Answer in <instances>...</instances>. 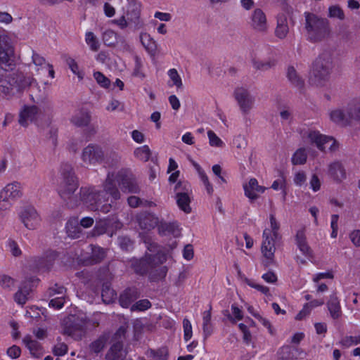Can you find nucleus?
I'll return each mask as SVG.
<instances>
[{
	"mask_svg": "<svg viewBox=\"0 0 360 360\" xmlns=\"http://www.w3.org/2000/svg\"><path fill=\"white\" fill-rule=\"evenodd\" d=\"M103 194L110 195L115 200L120 198V192L110 176H108L104 184V190L101 192H98L94 187H82L77 196L79 205H82L90 210L96 211Z\"/></svg>",
	"mask_w": 360,
	"mask_h": 360,
	"instance_id": "1",
	"label": "nucleus"
},
{
	"mask_svg": "<svg viewBox=\"0 0 360 360\" xmlns=\"http://www.w3.org/2000/svg\"><path fill=\"white\" fill-rule=\"evenodd\" d=\"M167 261L166 255L158 251L155 255H146L135 265V271L140 274H148L153 281L163 279L168 271L166 266L162 265Z\"/></svg>",
	"mask_w": 360,
	"mask_h": 360,
	"instance_id": "2",
	"label": "nucleus"
},
{
	"mask_svg": "<svg viewBox=\"0 0 360 360\" xmlns=\"http://www.w3.org/2000/svg\"><path fill=\"white\" fill-rule=\"evenodd\" d=\"M304 31L306 37L310 41H319L326 38L329 34V26L326 19L309 13H304Z\"/></svg>",
	"mask_w": 360,
	"mask_h": 360,
	"instance_id": "3",
	"label": "nucleus"
},
{
	"mask_svg": "<svg viewBox=\"0 0 360 360\" xmlns=\"http://www.w3.org/2000/svg\"><path fill=\"white\" fill-rule=\"evenodd\" d=\"M79 186L77 179L71 168L62 172V179L58 186L60 196L71 208L79 206L78 195H74Z\"/></svg>",
	"mask_w": 360,
	"mask_h": 360,
	"instance_id": "4",
	"label": "nucleus"
},
{
	"mask_svg": "<svg viewBox=\"0 0 360 360\" xmlns=\"http://www.w3.org/2000/svg\"><path fill=\"white\" fill-rule=\"evenodd\" d=\"M63 331L64 334L80 339L87 328H94L98 325L97 322H93L87 319L84 314H70L63 319Z\"/></svg>",
	"mask_w": 360,
	"mask_h": 360,
	"instance_id": "5",
	"label": "nucleus"
},
{
	"mask_svg": "<svg viewBox=\"0 0 360 360\" xmlns=\"http://www.w3.org/2000/svg\"><path fill=\"white\" fill-rule=\"evenodd\" d=\"M333 69L332 58L328 55H322L313 64L309 82L316 86H324L330 78Z\"/></svg>",
	"mask_w": 360,
	"mask_h": 360,
	"instance_id": "6",
	"label": "nucleus"
},
{
	"mask_svg": "<svg viewBox=\"0 0 360 360\" xmlns=\"http://www.w3.org/2000/svg\"><path fill=\"white\" fill-rule=\"evenodd\" d=\"M298 131L304 143H314L322 151L328 145L330 151H335L338 148V143L333 137L323 135L317 130L302 127Z\"/></svg>",
	"mask_w": 360,
	"mask_h": 360,
	"instance_id": "7",
	"label": "nucleus"
},
{
	"mask_svg": "<svg viewBox=\"0 0 360 360\" xmlns=\"http://www.w3.org/2000/svg\"><path fill=\"white\" fill-rule=\"evenodd\" d=\"M270 225L271 229H266L263 232V241L261 248L262 255L267 260V264L273 262L276 250L274 242L278 236L279 224L273 214L270 215Z\"/></svg>",
	"mask_w": 360,
	"mask_h": 360,
	"instance_id": "8",
	"label": "nucleus"
},
{
	"mask_svg": "<svg viewBox=\"0 0 360 360\" xmlns=\"http://www.w3.org/2000/svg\"><path fill=\"white\" fill-rule=\"evenodd\" d=\"M121 30L129 28L132 31L142 29L145 24L141 18L140 8L136 5H130L126 13L122 16L112 20Z\"/></svg>",
	"mask_w": 360,
	"mask_h": 360,
	"instance_id": "9",
	"label": "nucleus"
},
{
	"mask_svg": "<svg viewBox=\"0 0 360 360\" xmlns=\"http://www.w3.org/2000/svg\"><path fill=\"white\" fill-rule=\"evenodd\" d=\"M105 156V153L101 146L90 143L82 150L81 160L86 166H94L103 162Z\"/></svg>",
	"mask_w": 360,
	"mask_h": 360,
	"instance_id": "10",
	"label": "nucleus"
},
{
	"mask_svg": "<svg viewBox=\"0 0 360 360\" xmlns=\"http://www.w3.org/2000/svg\"><path fill=\"white\" fill-rule=\"evenodd\" d=\"M233 97L242 114H249L254 108L255 96L247 88L243 86L236 88L233 91Z\"/></svg>",
	"mask_w": 360,
	"mask_h": 360,
	"instance_id": "11",
	"label": "nucleus"
},
{
	"mask_svg": "<svg viewBox=\"0 0 360 360\" xmlns=\"http://www.w3.org/2000/svg\"><path fill=\"white\" fill-rule=\"evenodd\" d=\"M20 222L28 230H36L41 224V219L37 210L32 206L22 207L18 213Z\"/></svg>",
	"mask_w": 360,
	"mask_h": 360,
	"instance_id": "12",
	"label": "nucleus"
},
{
	"mask_svg": "<svg viewBox=\"0 0 360 360\" xmlns=\"http://www.w3.org/2000/svg\"><path fill=\"white\" fill-rule=\"evenodd\" d=\"M278 359L280 360H298L306 357L307 353L301 348L284 345L277 352Z\"/></svg>",
	"mask_w": 360,
	"mask_h": 360,
	"instance_id": "13",
	"label": "nucleus"
},
{
	"mask_svg": "<svg viewBox=\"0 0 360 360\" xmlns=\"http://www.w3.org/2000/svg\"><path fill=\"white\" fill-rule=\"evenodd\" d=\"M250 23L252 28L259 32H266L269 29L266 16L260 8L254 10L250 16Z\"/></svg>",
	"mask_w": 360,
	"mask_h": 360,
	"instance_id": "14",
	"label": "nucleus"
},
{
	"mask_svg": "<svg viewBox=\"0 0 360 360\" xmlns=\"http://www.w3.org/2000/svg\"><path fill=\"white\" fill-rule=\"evenodd\" d=\"M102 39L106 46H119L120 48L125 50H128L129 48V46L127 43L124 37L119 35L112 30H105L103 34Z\"/></svg>",
	"mask_w": 360,
	"mask_h": 360,
	"instance_id": "15",
	"label": "nucleus"
},
{
	"mask_svg": "<svg viewBox=\"0 0 360 360\" xmlns=\"http://www.w3.org/2000/svg\"><path fill=\"white\" fill-rule=\"evenodd\" d=\"M243 189L245 195L253 201L265 191L266 188L259 185L258 181L255 178H251L248 183L243 184Z\"/></svg>",
	"mask_w": 360,
	"mask_h": 360,
	"instance_id": "16",
	"label": "nucleus"
},
{
	"mask_svg": "<svg viewBox=\"0 0 360 360\" xmlns=\"http://www.w3.org/2000/svg\"><path fill=\"white\" fill-rule=\"evenodd\" d=\"M0 193L14 202L22 196V186L18 181L11 182L6 185Z\"/></svg>",
	"mask_w": 360,
	"mask_h": 360,
	"instance_id": "17",
	"label": "nucleus"
},
{
	"mask_svg": "<svg viewBox=\"0 0 360 360\" xmlns=\"http://www.w3.org/2000/svg\"><path fill=\"white\" fill-rule=\"evenodd\" d=\"M16 76L12 74L0 79V95L5 97L10 96L14 88H18Z\"/></svg>",
	"mask_w": 360,
	"mask_h": 360,
	"instance_id": "18",
	"label": "nucleus"
},
{
	"mask_svg": "<svg viewBox=\"0 0 360 360\" xmlns=\"http://www.w3.org/2000/svg\"><path fill=\"white\" fill-rule=\"evenodd\" d=\"M38 114V108L36 106H25L19 114V124L22 127H27L33 122Z\"/></svg>",
	"mask_w": 360,
	"mask_h": 360,
	"instance_id": "19",
	"label": "nucleus"
},
{
	"mask_svg": "<svg viewBox=\"0 0 360 360\" xmlns=\"http://www.w3.org/2000/svg\"><path fill=\"white\" fill-rule=\"evenodd\" d=\"M295 243L300 251L307 257H312V250L307 241L304 229L297 231L295 236Z\"/></svg>",
	"mask_w": 360,
	"mask_h": 360,
	"instance_id": "20",
	"label": "nucleus"
},
{
	"mask_svg": "<svg viewBox=\"0 0 360 360\" xmlns=\"http://www.w3.org/2000/svg\"><path fill=\"white\" fill-rule=\"evenodd\" d=\"M330 120L341 126H346L351 124L348 113H347V106L344 108H337L330 112Z\"/></svg>",
	"mask_w": 360,
	"mask_h": 360,
	"instance_id": "21",
	"label": "nucleus"
},
{
	"mask_svg": "<svg viewBox=\"0 0 360 360\" xmlns=\"http://www.w3.org/2000/svg\"><path fill=\"white\" fill-rule=\"evenodd\" d=\"M119 184L124 192L137 193L139 191L137 182L131 174L122 176Z\"/></svg>",
	"mask_w": 360,
	"mask_h": 360,
	"instance_id": "22",
	"label": "nucleus"
},
{
	"mask_svg": "<svg viewBox=\"0 0 360 360\" xmlns=\"http://www.w3.org/2000/svg\"><path fill=\"white\" fill-rule=\"evenodd\" d=\"M11 49L0 42V67L5 69L7 68L12 69L14 63L11 59Z\"/></svg>",
	"mask_w": 360,
	"mask_h": 360,
	"instance_id": "23",
	"label": "nucleus"
},
{
	"mask_svg": "<svg viewBox=\"0 0 360 360\" xmlns=\"http://www.w3.org/2000/svg\"><path fill=\"white\" fill-rule=\"evenodd\" d=\"M327 308L333 319H338L341 317L342 310L340 301L335 294L330 296V299L327 302Z\"/></svg>",
	"mask_w": 360,
	"mask_h": 360,
	"instance_id": "24",
	"label": "nucleus"
},
{
	"mask_svg": "<svg viewBox=\"0 0 360 360\" xmlns=\"http://www.w3.org/2000/svg\"><path fill=\"white\" fill-rule=\"evenodd\" d=\"M137 220L141 229L146 230L153 229L158 224V219L153 214L149 213L140 214Z\"/></svg>",
	"mask_w": 360,
	"mask_h": 360,
	"instance_id": "25",
	"label": "nucleus"
},
{
	"mask_svg": "<svg viewBox=\"0 0 360 360\" xmlns=\"http://www.w3.org/2000/svg\"><path fill=\"white\" fill-rule=\"evenodd\" d=\"M289 32V26L285 14L282 13L278 16L277 26L275 30V34L279 39H285Z\"/></svg>",
	"mask_w": 360,
	"mask_h": 360,
	"instance_id": "26",
	"label": "nucleus"
},
{
	"mask_svg": "<svg viewBox=\"0 0 360 360\" xmlns=\"http://www.w3.org/2000/svg\"><path fill=\"white\" fill-rule=\"evenodd\" d=\"M139 39L146 51L150 55H154L157 50V44L153 38L146 32H141Z\"/></svg>",
	"mask_w": 360,
	"mask_h": 360,
	"instance_id": "27",
	"label": "nucleus"
},
{
	"mask_svg": "<svg viewBox=\"0 0 360 360\" xmlns=\"http://www.w3.org/2000/svg\"><path fill=\"white\" fill-rule=\"evenodd\" d=\"M139 297V293L136 289H127L120 297V303L122 307L127 308Z\"/></svg>",
	"mask_w": 360,
	"mask_h": 360,
	"instance_id": "28",
	"label": "nucleus"
},
{
	"mask_svg": "<svg viewBox=\"0 0 360 360\" xmlns=\"http://www.w3.org/2000/svg\"><path fill=\"white\" fill-rule=\"evenodd\" d=\"M66 232L71 238H78L82 233V228L77 218L70 219L66 224Z\"/></svg>",
	"mask_w": 360,
	"mask_h": 360,
	"instance_id": "29",
	"label": "nucleus"
},
{
	"mask_svg": "<svg viewBox=\"0 0 360 360\" xmlns=\"http://www.w3.org/2000/svg\"><path fill=\"white\" fill-rule=\"evenodd\" d=\"M347 113L351 123L354 121L360 122V98L347 104Z\"/></svg>",
	"mask_w": 360,
	"mask_h": 360,
	"instance_id": "30",
	"label": "nucleus"
},
{
	"mask_svg": "<svg viewBox=\"0 0 360 360\" xmlns=\"http://www.w3.org/2000/svg\"><path fill=\"white\" fill-rule=\"evenodd\" d=\"M176 198L179 207L184 212L190 213L191 211V207L190 206L191 197L188 192L177 191Z\"/></svg>",
	"mask_w": 360,
	"mask_h": 360,
	"instance_id": "31",
	"label": "nucleus"
},
{
	"mask_svg": "<svg viewBox=\"0 0 360 360\" xmlns=\"http://www.w3.org/2000/svg\"><path fill=\"white\" fill-rule=\"evenodd\" d=\"M22 341L33 356L39 358L42 355L43 351L39 343L32 340L30 336H25Z\"/></svg>",
	"mask_w": 360,
	"mask_h": 360,
	"instance_id": "32",
	"label": "nucleus"
},
{
	"mask_svg": "<svg viewBox=\"0 0 360 360\" xmlns=\"http://www.w3.org/2000/svg\"><path fill=\"white\" fill-rule=\"evenodd\" d=\"M329 174L338 181H341L346 177L345 170L339 162H335L329 165Z\"/></svg>",
	"mask_w": 360,
	"mask_h": 360,
	"instance_id": "33",
	"label": "nucleus"
},
{
	"mask_svg": "<svg viewBox=\"0 0 360 360\" xmlns=\"http://www.w3.org/2000/svg\"><path fill=\"white\" fill-rule=\"evenodd\" d=\"M287 77L290 82L295 87L302 89L304 86V80L300 77L294 66H288L287 69Z\"/></svg>",
	"mask_w": 360,
	"mask_h": 360,
	"instance_id": "34",
	"label": "nucleus"
},
{
	"mask_svg": "<svg viewBox=\"0 0 360 360\" xmlns=\"http://www.w3.org/2000/svg\"><path fill=\"white\" fill-rule=\"evenodd\" d=\"M91 255L86 260V264H94L101 262L105 257V250L98 247L91 245Z\"/></svg>",
	"mask_w": 360,
	"mask_h": 360,
	"instance_id": "35",
	"label": "nucleus"
},
{
	"mask_svg": "<svg viewBox=\"0 0 360 360\" xmlns=\"http://www.w3.org/2000/svg\"><path fill=\"white\" fill-rule=\"evenodd\" d=\"M91 120V115L88 112L79 111L71 118V122L77 127L86 126Z\"/></svg>",
	"mask_w": 360,
	"mask_h": 360,
	"instance_id": "36",
	"label": "nucleus"
},
{
	"mask_svg": "<svg viewBox=\"0 0 360 360\" xmlns=\"http://www.w3.org/2000/svg\"><path fill=\"white\" fill-rule=\"evenodd\" d=\"M212 307L207 311L202 313V330L205 338L209 337L212 333V324L211 323V314Z\"/></svg>",
	"mask_w": 360,
	"mask_h": 360,
	"instance_id": "37",
	"label": "nucleus"
},
{
	"mask_svg": "<svg viewBox=\"0 0 360 360\" xmlns=\"http://www.w3.org/2000/svg\"><path fill=\"white\" fill-rule=\"evenodd\" d=\"M134 155L136 159L147 162L151 156V150L148 146L144 145L136 148L134 151Z\"/></svg>",
	"mask_w": 360,
	"mask_h": 360,
	"instance_id": "38",
	"label": "nucleus"
},
{
	"mask_svg": "<svg viewBox=\"0 0 360 360\" xmlns=\"http://www.w3.org/2000/svg\"><path fill=\"white\" fill-rule=\"evenodd\" d=\"M30 292V289L27 288L26 285L22 284V285L19 288V290L14 295V300L18 304L23 305L27 300V296Z\"/></svg>",
	"mask_w": 360,
	"mask_h": 360,
	"instance_id": "39",
	"label": "nucleus"
},
{
	"mask_svg": "<svg viewBox=\"0 0 360 360\" xmlns=\"http://www.w3.org/2000/svg\"><path fill=\"white\" fill-rule=\"evenodd\" d=\"M307 155L305 148H298L292 155L291 162L293 165H303L306 162Z\"/></svg>",
	"mask_w": 360,
	"mask_h": 360,
	"instance_id": "40",
	"label": "nucleus"
},
{
	"mask_svg": "<svg viewBox=\"0 0 360 360\" xmlns=\"http://www.w3.org/2000/svg\"><path fill=\"white\" fill-rule=\"evenodd\" d=\"M85 41L93 51H97L100 48V43L98 38L92 32H86L85 34Z\"/></svg>",
	"mask_w": 360,
	"mask_h": 360,
	"instance_id": "41",
	"label": "nucleus"
},
{
	"mask_svg": "<svg viewBox=\"0 0 360 360\" xmlns=\"http://www.w3.org/2000/svg\"><path fill=\"white\" fill-rule=\"evenodd\" d=\"M109 226V221L108 219L100 220L96 222V226L92 230V236H98L106 233Z\"/></svg>",
	"mask_w": 360,
	"mask_h": 360,
	"instance_id": "42",
	"label": "nucleus"
},
{
	"mask_svg": "<svg viewBox=\"0 0 360 360\" xmlns=\"http://www.w3.org/2000/svg\"><path fill=\"white\" fill-rule=\"evenodd\" d=\"M275 65V62L274 60H253V67L254 68L262 70V71H266L271 68H273Z\"/></svg>",
	"mask_w": 360,
	"mask_h": 360,
	"instance_id": "43",
	"label": "nucleus"
},
{
	"mask_svg": "<svg viewBox=\"0 0 360 360\" xmlns=\"http://www.w3.org/2000/svg\"><path fill=\"white\" fill-rule=\"evenodd\" d=\"M57 257V254L54 252H50V255L46 258H41L39 259V263L37 264L39 269H49L53 261Z\"/></svg>",
	"mask_w": 360,
	"mask_h": 360,
	"instance_id": "44",
	"label": "nucleus"
},
{
	"mask_svg": "<svg viewBox=\"0 0 360 360\" xmlns=\"http://www.w3.org/2000/svg\"><path fill=\"white\" fill-rule=\"evenodd\" d=\"M209 144L212 147L222 148L224 146L223 141L212 131H207Z\"/></svg>",
	"mask_w": 360,
	"mask_h": 360,
	"instance_id": "45",
	"label": "nucleus"
},
{
	"mask_svg": "<svg viewBox=\"0 0 360 360\" xmlns=\"http://www.w3.org/2000/svg\"><path fill=\"white\" fill-rule=\"evenodd\" d=\"M167 75L172 82V85L176 86L178 89L181 88L183 84L181 78L175 68L169 69L167 72Z\"/></svg>",
	"mask_w": 360,
	"mask_h": 360,
	"instance_id": "46",
	"label": "nucleus"
},
{
	"mask_svg": "<svg viewBox=\"0 0 360 360\" xmlns=\"http://www.w3.org/2000/svg\"><path fill=\"white\" fill-rule=\"evenodd\" d=\"M101 296L105 303L111 302L115 297V291L108 285H104L102 288Z\"/></svg>",
	"mask_w": 360,
	"mask_h": 360,
	"instance_id": "47",
	"label": "nucleus"
},
{
	"mask_svg": "<svg viewBox=\"0 0 360 360\" xmlns=\"http://www.w3.org/2000/svg\"><path fill=\"white\" fill-rule=\"evenodd\" d=\"M232 315L228 314V319L233 323L240 321L243 318V311L235 304L231 306Z\"/></svg>",
	"mask_w": 360,
	"mask_h": 360,
	"instance_id": "48",
	"label": "nucleus"
},
{
	"mask_svg": "<svg viewBox=\"0 0 360 360\" xmlns=\"http://www.w3.org/2000/svg\"><path fill=\"white\" fill-rule=\"evenodd\" d=\"M0 285L6 290H11L15 285V280L8 275L1 274Z\"/></svg>",
	"mask_w": 360,
	"mask_h": 360,
	"instance_id": "49",
	"label": "nucleus"
},
{
	"mask_svg": "<svg viewBox=\"0 0 360 360\" xmlns=\"http://www.w3.org/2000/svg\"><path fill=\"white\" fill-rule=\"evenodd\" d=\"M328 16L330 18H337L339 20L345 19V13L343 10L337 5H333L329 7Z\"/></svg>",
	"mask_w": 360,
	"mask_h": 360,
	"instance_id": "50",
	"label": "nucleus"
},
{
	"mask_svg": "<svg viewBox=\"0 0 360 360\" xmlns=\"http://www.w3.org/2000/svg\"><path fill=\"white\" fill-rule=\"evenodd\" d=\"M232 146L238 150L245 149L247 146V141L245 136L241 134L235 136L232 141Z\"/></svg>",
	"mask_w": 360,
	"mask_h": 360,
	"instance_id": "51",
	"label": "nucleus"
},
{
	"mask_svg": "<svg viewBox=\"0 0 360 360\" xmlns=\"http://www.w3.org/2000/svg\"><path fill=\"white\" fill-rule=\"evenodd\" d=\"M94 77L97 82V83L103 88H108L110 84V79L106 77L101 72H95L94 73Z\"/></svg>",
	"mask_w": 360,
	"mask_h": 360,
	"instance_id": "52",
	"label": "nucleus"
},
{
	"mask_svg": "<svg viewBox=\"0 0 360 360\" xmlns=\"http://www.w3.org/2000/svg\"><path fill=\"white\" fill-rule=\"evenodd\" d=\"M150 307L151 304L148 300H141L131 305V311H145Z\"/></svg>",
	"mask_w": 360,
	"mask_h": 360,
	"instance_id": "53",
	"label": "nucleus"
},
{
	"mask_svg": "<svg viewBox=\"0 0 360 360\" xmlns=\"http://www.w3.org/2000/svg\"><path fill=\"white\" fill-rule=\"evenodd\" d=\"M66 63L69 68L75 75H77L80 79H83V74L79 71V66L75 59L68 58L66 60Z\"/></svg>",
	"mask_w": 360,
	"mask_h": 360,
	"instance_id": "54",
	"label": "nucleus"
},
{
	"mask_svg": "<svg viewBox=\"0 0 360 360\" xmlns=\"http://www.w3.org/2000/svg\"><path fill=\"white\" fill-rule=\"evenodd\" d=\"M7 247L9 248V251L14 257H18L22 254V251L18 243L13 239L8 240Z\"/></svg>",
	"mask_w": 360,
	"mask_h": 360,
	"instance_id": "55",
	"label": "nucleus"
},
{
	"mask_svg": "<svg viewBox=\"0 0 360 360\" xmlns=\"http://www.w3.org/2000/svg\"><path fill=\"white\" fill-rule=\"evenodd\" d=\"M183 328H184V340L187 342L192 337V326L190 321L187 319H184L183 321Z\"/></svg>",
	"mask_w": 360,
	"mask_h": 360,
	"instance_id": "56",
	"label": "nucleus"
},
{
	"mask_svg": "<svg viewBox=\"0 0 360 360\" xmlns=\"http://www.w3.org/2000/svg\"><path fill=\"white\" fill-rule=\"evenodd\" d=\"M334 278V275L332 271H326L316 274L312 277V281L318 283L322 279H333Z\"/></svg>",
	"mask_w": 360,
	"mask_h": 360,
	"instance_id": "57",
	"label": "nucleus"
},
{
	"mask_svg": "<svg viewBox=\"0 0 360 360\" xmlns=\"http://www.w3.org/2000/svg\"><path fill=\"white\" fill-rule=\"evenodd\" d=\"M13 201L0 193V211H7L13 205Z\"/></svg>",
	"mask_w": 360,
	"mask_h": 360,
	"instance_id": "58",
	"label": "nucleus"
},
{
	"mask_svg": "<svg viewBox=\"0 0 360 360\" xmlns=\"http://www.w3.org/2000/svg\"><path fill=\"white\" fill-rule=\"evenodd\" d=\"M342 344L345 346L349 347L352 345L360 344V335L358 336H347L342 340Z\"/></svg>",
	"mask_w": 360,
	"mask_h": 360,
	"instance_id": "59",
	"label": "nucleus"
},
{
	"mask_svg": "<svg viewBox=\"0 0 360 360\" xmlns=\"http://www.w3.org/2000/svg\"><path fill=\"white\" fill-rule=\"evenodd\" d=\"M105 195H102V198H101V201H99V207L96 211H101L103 213H108L110 212L112 205L110 203H103L107 201L105 199Z\"/></svg>",
	"mask_w": 360,
	"mask_h": 360,
	"instance_id": "60",
	"label": "nucleus"
},
{
	"mask_svg": "<svg viewBox=\"0 0 360 360\" xmlns=\"http://www.w3.org/2000/svg\"><path fill=\"white\" fill-rule=\"evenodd\" d=\"M68 352V346L63 342L56 344L53 349V353L56 356H63Z\"/></svg>",
	"mask_w": 360,
	"mask_h": 360,
	"instance_id": "61",
	"label": "nucleus"
},
{
	"mask_svg": "<svg viewBox=\"0 0 360 360\" xmlns=\"http://www.w3.org/2000/svg\"><path fill=\"white\" fill-rule=\"evenodd\" d=\"M310 188L313 191L316 192L321 188V181L316 174H313L310 179Z\"/></svg>",
	"mask_w": 360,
	"mask_h": 360,
	"instance_id": "62",
	"label": "nucleus"
},
{
	"mask_svg": "<svg viewBox=\"0 0 360 360\" xmlns=\"http://www.w3.org/2000/svg\"><path fill=\"white\" fill-rule=\"evenodd\" d=\"M104 345L105 342L103 340L98 339L91 344L90 348L91 350L93 351L94 352L98 353L103 349Z\"/></svg>",
	"mask_w": 360,
	"mask_h": 360,
	"instance_id": "63",
	"label": "nucleus"
},
{
	"mask_svg": "<svg viewBox=\"0 0 360 360\" xmlns=\"http://www.w3.org/2000/svg\"><path fill=\"white\" fill-rule=\"evenodd\" d=\"M349 238L355 246L360 247V230H354L351 232Z\"/></svg>",
	"mask_w": 360,
	"mask_h": 360,
	"instance_id": "64",
	"label": "nucleus"
}]
</instances>
